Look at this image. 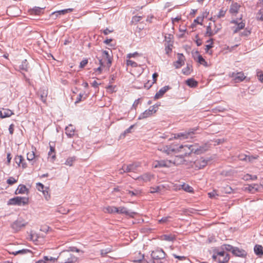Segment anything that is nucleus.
<instances>
[{"label":"nucleus","mask_w":263,"mask_h":263,"mask_svg":"<svg viewBox=\"0 0 263 263\" xmlns=\"http://www.w3.org/2000/svg\"><path fill=\"white\" fill-rule=\"evenodd\" d=\"M212 258L214 260H217L219 263H226L229 261L230 257L229 254L223 250L220 251L215 248L213 250Z\"/></svg>","instance_id":"1"},{"label":"nucleus","mask_w":263,"mask_h":263,"mask_svg":"<svg viewBox=\"0 0 263 263\" xmlns=\"http://www.w3.org/2000/svg\"><path fill=\"white\" fill-rule=\"evenodd\" d=\"M29 198L25 197L17 196L10 199L7 203L8 205H25L28 203Z\"/></svg>","instance_id":"2"},{"label":"nucleus","mask_w":263,"mask_h":263,"mask_svg":"<svg viewBox=\"0 0 263 263\" xmlns=\"http://www.w3.org/2000/svg\"><path fill=\"white\" fill-rule=\"evenodd\" d=\"M151 255L153 260V263H156V261L157 262L164 259L166 254L162 249L157 248L152 252Z\"/></svg>","instance_id":"3"},{"label":"nucleus","mask_w":263,"mask_h":263,"mask_svg":"<svg viewBox=\"0 0 263 263\" xmlns=\"http://www.w3.org/2000/svg\"><path fill=\"white\" fill-rule=\"evenodd\" d=\"M140 166L139 163H134L128 165L124 164L121 169L120 170V174H122L124 173L135 172Z\"/></svg>","instance_id":"4"},{"label":"nucleus","mask_w":263,"mask_h":263,"mask_svg":"<svg viewBox=\"0 0 263 263\" xmlns=\"http://www.w3.org/2000/svg\"><path fill=\"white\" fill-rule=\"evenodd\" d=\"M195 129H190L188 131H185L183 133H180L174 134V139H179L180 140H185L189 138H192L193 135L194 134Z\"/></svg>","instance_id":"5"},{"label":"nucleus","mask_w":263,"mask_h":263,"mask_svg":"<svg viewBox=\"0 0 263 263\" xmlns=\"http://www.w3.org/2000/svg\"><path fill=\"white\" fill-rule=\"evenodd\" d=\"M179 148H185L189 149L190 151V152L189 153V154H190L191 153H194L198 155L203 153L206 151V149L204 148V147L201 146L198 147V146L195 145H190L189 146L187 145H185L184 146L181 145L180 146Z\"/></svg>","instance_id":"6"},{"label":"nucleus","mask_w":263,"mask_h":263,"mask_svg":"<svg viewBox=\"0 0 263 263\" xmlns=\"http://www.w3.org/2000/svg\"><path fill=\"white\" fill-rule=\"evenodd\" d=\"M158 106L159 105L157 104H155L151 106L148 109L145 110L143 112L141 113L139 115L138 120L144 119L152 116L153 114L157 111Z\"/></svg>","instance_id":"7"},{"label":"nucleus","mask_w":263,"mask_h":263,"mask_svg":"<svg viewBox=\"0 0 263 263\" xmlns=\"http://www.w3.org/2000/svg\"><path fill=\"white\" fill-rule=\"evenodd\" d=\"M27 224V222L22 218H19L11 224V227L14 231L18 232L21 230L22 228L25 227Z\"/></svg>","instance_id":"8"},{"label":"nucleus","mask_w":263,"mask_h":263,"mask_svg":"<svg viewBox=\"0 0 263 263\" xmlns=\"http://www.w3.org/2000/svg\"><path fill=\"white\" fill-rule=\"evenodd\" d=\"M172 160H156L153 163V167L154 168L169 167L171 166Z\"/></svg>","instance_id":"9"},{"label":"nucleus","mask_w":263,"mask_h":263,"mask_svg":"<svg viewBox=\"0 0 263 263\" xmlns=\"http://www.w3.org/2000/svg\"><path fill=\"white\" fill-rule=\"evenodd\" d=\"M230 76L233 78L235 83L240 82L246 78V76L242 72H233Z\"/></svg>","instance_id":"10"},{"label":"nucleus","mask_w":263,"mask_h":263,"mask_svg":"<svg viewBox=\"0 0 263 263\" xmlns=\"http://www.w3.org/2000/svg\"><path fill=\"white\" fill-rule=\"evenodd\" d=\"M185 57L182 53H178L177 60L174 63V66L176 68H179L184 64Z\"/></svg>","instance_id":"11"},{"label":"nucleus","mask_w":263,"mask_h":263,"mask_svg":"<svg viewBox=\"0 0 263 263\" xmlns=\"http://www.w3.org/2000/svg\"><path fill=\"white\" fill-rule=\"evenodd\" d=\"M193 58L194 60H196L197 62L200 64L205 66L208 65L207 62L201 55L199 54V52L198 51H196L193 54Z\"/></svg>","instance_id":"12"},{"label":"nucleus","mask_w":263,"mask_h":263,"mask_svg":"<svg viewBox=\"0 0 263 263\" xmlns=\"http://www.w3.org/2000/svg\"><path fill=\"white\" fill-rule=\"evenodd\" d=\"M206 30L204 34L205 36L211 37L218 32V29H214L213 30H212L211 23H210L209 25L206 27Z\"/></svg>","instance_id":"13"},{"label":"nucleus","mask_w":263,"mask_h":263,"mask_svg":"<svg viewBox=\"0 0 263 263\" xmlns=\"http://www.w3.org/2000/svg\"><path fill=\"white\" fill-rule=\"evenodd\" d=\"M102 57L104 60L107 61V66L109 68L112 63V57L106 50L102 51Z\"/></svg>","instance_id":"14"},{"label":"nucleus","mask_w":263,"mask_h":263,"mask_svg":"<svg viewBox=\"0 0 263 263\" xmlns=\"http://www.w3.org/2000/svg\"><path fill=\"white\" fill-rule=\"evenodd\" d=\"M172 161V164H174L175 165H179L182 164H184L185 161L184 157L182 155L181 156H176L173 159L171 160Z\"/></svg>","instance_id":"15"},{"label":"nucleus","mask_w":263,"mask_h":263,"mask_svg":"<svg viewBox=\"0 0 263 263\" xmlns=\"http://www.w3.org/2000/svg\"><path fill=\"white\" fill-rule=\"evenodd\" d=\"M231 23L235 24L236 25V27H233V32L234 33H236L237 32H238L240 30L243 29L245 26V24L242 22L240 23H238L237 21L233 20L231 21Z\"/></svg>","instance_id":"16"},{"label":"nucleus","mask_w":263,"mask_h":263,"mask_svg":"<svg viewBox=\"0 0 263 263\" xmlns=\"http://www.w3.org/2000/svg\"><path fill=\"white\" fill-rule=\"evenodd\" d=\"M153 178H154L153 175H152L150 173H145L143 175L138 177L137 178V179L139 180V181L142 180L145 182H147L148 181H150L152 179H153Z\"/></svg>","instance_id":"17"},{"label":"nucleus","mask_w":263,"mask_h":263,"mask_svg":"<svg viewBox=\"0 0 263 263\" xmlns=\"http://www.w3.org/2000/svg\"><path fill=\"white\" fill-rule=\"evenodd\" d=\"M170 89L168 86H165L161 88L158 92H157L155 95L154 99L155 100L158 99L162 97L163 95Z\"/></svg>","instance_id":"18"},{"label":"nucleus","mask_w":263,"mask_h":263,"mask_svg":"<svg viewBox=\"0 0 263 263\" xmlns=\"http://www.w3.org/2000/svg\"><path fill=\"white\" fill-rule=\"evenodd\" d=\"M233 254L238 257H244L247 255V252L243 249L235 247L233 250Z\"/></svg>","instance_id":"19"},{"label":"nucleus","mask_w":263,"mask_h":263,"mask_svg":"<svg viewBox=\"0 0 263 263\" xmlns=\"http://www.w3.org/2000/svg\"><path fill=\"white\" fill-rule=\"evenodd\" d=\"M261 185L258 184H252L246 187V190L249 191L252 193H254L260 190Z\"/></svg>","instance_id":"20"},{"label":"nucleus","mask_w":263,"mask_h":263,"mask_svg":"<svg viewBox=\"0 0 263 263\" xmlns=\"http://www.w3.org/2000/svg\"><path fill=\"white\" fill-rule=\"evenodd\" d=\"M72 11V9H64V10H59V11H57L53 12L51 14V15L53 17H55L54 18H56L59 15H64L66 13L71 12Z\"/></svg>","instance_id":"21"},{"label":"nucleus","mask_w":263,"mask_h":263,"mask_svg":"<svg viewBox=\"0 0 263 263\" xmlns=\"http://www.w3.org/2000/svg\"><path fill=\"white\" fill-rule=\"evenodd\" d=\"M13 114L12 110L9 109L3 108L2 110H0V117L4 118L10 117Z\"/></svg>","instance_id":"22"},{"label":"nucleus","mask_w":263,"mask_h":263,"mask_svg":"<svg viewBox=\"0 0 263 263\" xmlns=\"http://www.w3.org/2000/svg\"><path fill=\"white\" fill-rule=\"evenodd\" d=\"M28 193V190L25 185H20L15 192V194H25Z\"/></svg>","instance_id":"23"},{"label":"nucleus","mask_w":263,"mask_h":263,"mask_svg":"<svg viewBox=\"0 0 263 263\" xmlns=\"http://www.w3.org/2000/svg\"><path fill=\"white\" fill-rule=\"evenodd\" d=\"M65 133L69 138H71L74 135V128L72 125H69L65 128Z\"/></svg>","instance_id":"24"},{"label":"nucleus","mask_w":263,"mask_h":263,"mask_svg":"<svg viewBox=\"0 0 263 263\" xmlns=\"http://www.w3.org/2000/svg\"><path fill=\"white\" fill-rule=\"evenodd\" d=\"M208 161L202 158L195 161V164L199 169L203 168L207 164Z\"/></svg>","instance_id":"25"},{"label":"nucleus","mask_w":263,"mask_h":263,"mask_svg":"<svg viewBox=\"0 0 263 263\" xmlns=\"http://www.w3.org/2000/svg\"><path fill=\"white\" fill-rule=\"evenodd\" d=\"M40 99L44 103H46V98L48 95V90L46 89H42L39 91Z\"/></svg>","instance_id":"26"},{"label":"nucleus","mask_w":263,"mask_h":263,"mask_svg":"<svg viewBox=\"0 0 263 263\" xmlns=\"http://www.w3.org/2000/svg\"><path fill=\"white\" fill-rule=\"evenodd\" d=\"M240 5L237 3H233L230 8L229 11L232 14H236L238 13Z\"/></svg>","instance_id":"27"},{"label":"nucleus","mask_w":263,"mask_h":263,"mask_svg":"<svg viewBox=\"0 0 263 263\" xmlns=\"http://www.w3.org/2000/svg\"><path fill=\"white\" fill-rule=\"evenodd\" d=\"M160 150L163 153L169 155L175 151V148H172L170 146H164L162 147Z\"/></svg>","instance_id":"28"},{"label":"nucleus","mask_w":263,"mask_h":263,"mask_svg":"<svg viewBox=\"0 0 263 263\" xmlns=\"http://www.w3.org/2000/svg\"><path fill=\"white\" fill-rule=\"evenodd\" d=\"M254 250L257 255L260 256L263 255V247L261 245H255Z\"/></svg>","instance_id":"29"},{"label":"nucleus","mask_w":263,"mask_h":263,"mask_svg":"<svg viewBox=\"0 0 263 263\" xmlns=\"http://www.w3.org/2000/svg\"><path fill=\"white\" fill-rule=\"evenodd\" d=\"M43 8L35 7L30 10V13L31 14L40 15L43 12Z\"/></svg>","instance_id":"30"},{"label":"nucleus","mask_w":263,"mask_h":263,"mask_svg":"<svg viewBox=\"0 0 263 263\" xmlns=\"http://www.w3.org/2000/svg\"><path fill=\"white\" fill-rule=\"evenodd\" d=\"M186 84L190 87H195L197 86L198 83L194 79H189L186 81Z\"/></svg>","instance_id":"31"},{"label":"nucleus","mask_w":263,"mask_h":263,"mask_svg":"<svg viewBox=\"0 0 263 263\" xmlns=\"http://www.w3.org/2000/svg\"><path fill=\"white\" fill-rule=\"evenodd\" d=\"M164 188L163 185L156 186L155 187H151L149 190V193L153 194L155 193H159L162 189Z\"/></svg>","instance_id":"32"},{"label":"nucleus","mask_w":263,"mask_h":263,"mask_svg":"<svg viewBox=\"0 0 263 263\" xmlns=\"http://www.w3.org/2000/svg\"><path fill=\"white\" fill-rule=\"evenodd\" d=\"M20 68L25 71H27L28 70V63L26 60H24L22 61L21 65L20 66Z\"/></svg>","instance_id":"33"},{"label":"nucleus","mask_w":263,"mask_h":263,"mask_svg":"<svg viewBox=\"0 0 263 263\" xmlns=\"http://www.w3.org/2000/svg\"><path fill=\"white\" fill-rule=\"evenodd\" d=\"M116 213L125 214L127 215H129V213L128 211L127 210L126 208L123 206H121L119 207V208H117Z\"/></svg>","instance_id":"34"},{"label":"nucleus","mask_w":263,"mask_h":263,"mask_svg":"<svg viewBox=\"0 0 263 263\" xmlns=\"http://www.w3.org/2000/svg\"><path fill=\"white\" fill-rule=\"evenodd\" d=\"M31 252V251L30 250L28 249H22L20 250L17 251L12 252V253H10V254H13L14 255H17V254H25L27 253Z\"/></svg>","instance_id":"35"},{"label":"nucleus","mask_w":263,"mask_h":263,"mask_svg":"<svg viewBox=\"0 0 263 263\" xmlns=\"http://www.w3.org/2000/svg\"><path fill=\"white\" fill-rule=\"evenodd\" d=\"M117 208L112 206H108L105 208V212L110 214L116 213Z\"/></svg>","instance_id":"36"},{"label":"nucleus","mask_w":263,"mask_h":263,"mask_svg":"<svg viewBox=\"0 0 263 263\" xmlns=\"http://www.w3.org/2000/svg\"><path fill=\"white\" fill-rule=\"evenodd\" d=\"M76 159V157H70L67 159V160L65 161V164L67 165H69L70 166H72L73 164V163L75 161Z\"/></svg>","instance_id":"37"},{"label":"nucleus","mask_w":263,"mask_h":263,"mask_svg":"<svg viewBox=\"0 0 263 263\" xmlns=\"http://www.w3.org/2000/svg\"><path fill=\"white\" fill-rule=\"evenodd\" d=\"M182 189L185 192L189 193H193L194 191L192 187L185 183L182 185Z\"/></svg>","instance_id":"38"},{"label":"nucleus","mask_w":263,"mask_h":263,"mask_svg":"<svg viewBox=\"0 0 263 263\" xmlns=\"http://www.w3.org/2000/svg\"><path fill=\"white\" fill-rule=\"evenodd\" d=\"M162 237V239L166 241H173L175 239V237L172 235H164Z\"/></svg>","instance_id":"39"},{"label":"nucleus","mask_w":263,"mask_h":263,"mask_svg":"<svg viewBox=\"0 0 263 263\" xmlns=\"http://www.w3.org/2000/svg\"><path fill=\"white\" fill-rule=\"evenodd\" d=\"M235 247H233L232 246L230 245H223L221 246V249L222 250H226L228 251L232 252L233 253V250H234Z\"/></svg>","instance_id":"40"},{"label":"nucleus","mask_w":263,"mask_h":263,"mask_svg":"<svg viewBox=\"0 0 263 263\" xmlns=\"http://www.w3.org/2000/svg\"><path fill=\"white\" fill-rule=\"evenodd\" d=\"M222 192L226 194H231L233 192V189L229 185H226L222 188Z\"/></svg>","instance_id":"41"},{"label":"nucleus","mask_w":263,"mask_h":263,"mask_svg":"<svg viewBox=\"0 0 263 263\" xmlns=\"http://www.w3.org/2000/svg\"><path fill=\"white\" fill-rule=\"evenodd\" d=\"M207 43H209L210 42V44H209V45H206L205 46V50L206 52H208V51L211 49L212 48L213 46V39H210V40H208Z\"/></svg>","instance_id":"42"},{"label":"nucleus","mask_w":263,"mask_h":263,"mask_svg":"<svg viewBox=\"0 0 263 263\" xmlns=\"http://www.w3.org/2000/svg\"><path fill=\"white\" fill-rule=\"evenodd\" d=\"M35 158L34 152H29L27 154V159L28 161H33Z\"/></svg>","instance_id":"43"},{"label":"nucleus","mask_w":263,"mask_h":263,"mask_svg":"<svg viewBox=\"0 0 263 263\" xmlns=\"http://www.w3.org/2000/svg\"><path fill=\"white\" fill-rule=\"evenodd\" d=\"M126 64L127 66H130L132 67H136L138 66V64L130 60H127L126 61Z\"/></svg>","instance_id":"44"},{"label":"nucleus","mask_w":263,"mask_h":263,"mask_svg":"<svg viewBox=\"0 0 263 263\" xmlns=\"http://www.w3.org/2000/svg\"><path fill=\"white\" fill-rule=\"evenodd\" d=\"M48 190L49 188H46V190H43V194L47 200H48L50 198V195L49 193Z\"/></svg>","instance_id":"45"},{"label":"nucleus","mask_w":263,"mask_h":263,"mask_svg":"<svg viewBox=\"0 0 263 263\" xmlns=\"http://www.w3.org/2000/svg\"><path fill=\"white\" fill-rule=\"evenodd\" d=\"M15 160L16 163H17L19 165L24 161V159L23 156L21 155L17 156L15 158Z\"/></svg>","instance_id":"46"},{"label":"nucleus","mask_w":263,"mask_h":263,"mask_svg":"<svg viewBox=\"0 0 263 263\" xmlns=\"http://www.w3.org/2000/svg\"><path fill=\"white\" fill-rule=\"evenodd\" d=\"M134 126V125H131L129 128L126 129L124 131V132L121 135L120 137H125L126 135V134L129 133L131 132V130L133 128Z\"/></svg>","instance_id":"47"},{"label":"nucleus","mask_w":263,"mask_h":263,"mask_svg":"<svg viewBox=\"0 0 263 263\" xmlns=\"http://www.w3.org/2000/svg\"><path fill=\"white\" fill-rule=\"evenodd\" d=\"M16 182L17 180H16L12 177H9L7 180V183L10 185H12L14 183H16Z\"/></svg>","instance_id":"48"},{"label":"nucleus","mask_w":263,"mask_h":263,"mask_svg":"<svg viewBox=\"0 0 263 263\" xmlns=\"http://www.w3.org/2000/svg\"><path fill=\"white\" fill-rule=\"evenodd\" d=\"M128 193L131 196H136L140 194V192L139 190H135L134 191H127Z\"/></svg>","instance_id":"49"},{"label":"nucleus","mask_w":263,"mask_h":263,"mask_svg":"<svg viewBox=\"0 0 263 263\" xmlns=\"http://www.w3.org/2000/svg\"><path fill=\"white\" fill-rule=\"evenodd\" d=\"M170 218H171V216L162 217L161 219L159 220V223H166L168 221H169Z\"/></svg>","instance_id":"50"},{"label":"nucleus","mask_w":263,"mask_h":263,"mask_svg":"<svg viewBox=\"0 0 263 263\" xmlns=\"http://www.w3.org/2000/svg\"><path fill=\"white\" fill-rule=\"evenodd\" d=\"M257 18L258 20L263 21V9L258 11L257 14Z\"/></svg>","instance_id":"51"},{"label":"nucleus","mask_w":263,"mask_h":263,"mask_svg":"<svg viewBox=\"0 0 263 263\" xmlns=\"http://www.w3.org/2000/svg\"><path fill=\"white\" fill-rule=\"evenodd\" d=\"M204 15H203L202 17H197L194 21V23L202 25V22L203 20Z\"/></svg>","instance_id":"52"},{"label":"nucleus","mask_w":263,"mask_h":263,"mask_svg":"<svg viewBox=\"0 0 263 263\" xmlns=\"http://www.w3.org/2000/svg\"><path fill=\"white\" fill-rule=\"evenodd\" d=\"M238 157L240 160L247 161L248 155L245 154H240Z\"/></svg>","instance_id":"53"},{"label":"nucleus","mask_w":263,"mask_h":263,"mask_svg":"<svg viewBox=\"0 0 263 263\" xmlns=\"http://www.w3.org/2000/svg\"><path fill=\"white\" fill-rule=\"evenodd\" d=\"M88 63L87 59H84L81 62L80 64V67L82 68H84Z\"/></svg>","instance_id":"54"},{"label":"nucleus","mask_w":263,"mask_h":263,"mask_svg":"<svg viewBox=\"0 0 263 263\" xmlns=\"http://www.w3.org/2000/svg\"><path fill=\"white\" fill-rule=\"evenodd\" d=\"M257 179V177L256 175H249V174H247L246 175V179L247 180L251 179L252 180H256Z\"/></svg>","instance_id":"55"},{"label":"nucleus","mask_w":263,"mask_h":263,"mask_svg":"<svg viewBox=\"0 0 263 263\" xmlns=\"http://www.w3.org/2000/svg\"><path fill=\"white\" fill-rule=\"evenodd\" d=\"M226 11L225 10H220V11L219 12L218 15H217V17L218 18H221L222 17L224 16V15L226 14Z\"/></svg>","instance_id":"56"},{"label":"nucleus","mask_w":263,"mask_h":263,"mask_svg":"<svg viewBox=\"0 0 263 263\" xmlns=\"http://www.w3.org/2000/svg\"><path fill=\"white\" fill-rule=\"evenodd\" d=\"M44 259H45V261H48V260H50V261H52L53 262H54L55 260L58 259V258H53L52 257H49L46 256L44 257Z\"/></svg>","instance_id":"57"},{"label":"nucleus","mask_w":263,"mask_h":263,"mask_svg":"<svg viewBox=\"0 0 263 263\" xmlns=\"http://www.w3.org/2000/svg\"><path fill=\"white\" fill-rule=\"evenodd\" d=\"M36 186L37 187V189L39 191H42L43 190H44V185L41 183H36Z\"/></svg>","instance_id":"58"},{"label":"nucleus","mask_w":263,"mask_h":263,"mask_svg":"<svg viewBox=\"0 0 263 263\" xmlns=\"http://www.w3.org/2000/svg\"><path fill=\"white\" fill-rule=\"evenodd\" d=\"M173 256L175 258H177L180 260H184L186 259V257L184 256H179V255H177L176 254H173Z\"/></svg>","instance_id":"59"},{"label":"nucleus","mask_w":263,"mask_h":263,"mask_svg":"<svg viewBox=\"0 0 263 263\" xmlns=\"http://www.w3.org/2000/svg\"><path fill=\"white\" fill-rule=\"evenodd\" d=\"M182 72L184 74L186 75H188L190 73V67L187 66L186 68H184L182 69Z\"/></svg>","instance_id":"60"},{"label":"nucleus","mask_w":263,"mask_h":263,"mask_svg":"<svg viewBox=\"0 0 263 263\" xmlns=\"http://www.w3.org/2000/svg\"><path fill=\"white\" fill-rule=\"evenodd\" d=\"M116 86L109 85L106 87V89L110 92L115 91Z\"/></svg>","instance_id":"61"},{"label":"nucleus","mask_w":263,"mask_h":263,"mask_svg":"<svg viewBox=\"0 0 263 263\" xmlns=\"http://www.w3.org/2000/svg\"><path fill=\"white\" fill-rule=\"evenodd\" d=\"M196 43L197 45L198 46H201L202 45V44L201 39H199L198 37V35H197L196 36Z\"/></svg>","instance_id":"62"},{"label":"nucleus","mask_w":263,"mask_h":263,"mask_svg":"<svg viewBox=\"0 0 263 263\" xmlns=\"http://www.w3.org/2000/svg\"><path fill=\"white\" fill-rule=\"evenodd\" d=\"M138 55H139V53L137 52H135L133 53H128L127 55V58L130 59L131 58H134V57H137Z\"/></svg>","instance_id":"63"},{"label":"nucleus","mask_w":263,"mask_h":263,"mask_svg":"<svg viewBox=\"0 0 263 263\" xmlns=\"http://www.w3.org/2000/svg\"><path fill=\"white\" fill-rule=\"evenodd\" d=\"M14 124H11L10 126H9V133L11 134V135H12L13 134V132H14Z\"/></svg>","instance_id":"64"}]
</instances>
